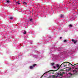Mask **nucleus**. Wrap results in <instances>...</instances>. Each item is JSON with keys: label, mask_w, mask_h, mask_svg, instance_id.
Masks as SVG:
<instances>
[{"label": "nucleus", "mask_w": 78, "mask_h": 78, "mask_svg": "<svg viewBox=\"0 0 78 78\" xmlns=\"http://www.w3.org/2000/svg\"><path fill=\"white\" fill-rule=\"evenodd\" d=\"M66 41H66V40H64V42H66Z\"/></svg>", "instance_id": "nucleus-10"}, {"label": "nucleus", "mask_w": 78, "mask_h": 78, "mask_svg": "<svg viewBox=\"0 0 78 78\" xmlns=\"http://www.w3.org/2000/svg\"><path fill=\"white\" fill-rule=\"evenodd\" d=\"M23 4H25V5H27V3H26V2H24L23 3Z\"/></svg>", "instance_id": "nucleus-8"}, {"label": "nucleus", "mask_w": 78, "mask_h": 78, "mask_svg": "<svg viewBox=\"0 0 78 78\" xmlns=\"http://www.w3.org/2000/svg\"><path fill=\"white\" fill-rule=\"evenodd\" d=\"M23 34H26V31H24V32H23Z\"/></svg>", "instance_id": "nucleus-5"}, {"label": "nucleus", "mask_w": 78, "mask_h": 78, "mask_svg": "<svg viewBox=\"0 0 78 78\" xmlns=\"http://www.w3.org/2000/svg\"><path fill=\"white\" fill-rule=\"evenodd\" d=\"M37 66V64H34L33 65V67H35V66Z\"/></svg>", "instance_id": "nucleus-3"}, {"label": "nucleus", "mask_w": 78, "mask_h": 78, "mask_svg": "<svg viewBox=\"0 0 78 78\" xmlns=\"http://www.w3.org/2000/svg\"><path fill=\"white\" fill-rule=\"evenodd\" d=\"M60 39H62V37H60Z\"/></svg>", "instance_id": "nucleus-15"}, {"label": "nucleus", "mask_w": 78, "mask_h": 78, "mask_svg": "<svg viewBox=\"0 0 78 78\" xmlns=\"http://www.w3.org/2000/svg\"><path fill=\"white\" fill-rule=\"evenodd\" d=\"M33 20L32 19H30V21H31V20Z\"/></svg>", "instance_id": "nucleus-13"}, {"label": "nucleus", "mask_w": 78, "mask_h": 78, "mask_svg": "<svg viewBox=\"0 0 78 78\" xmlns=\"http://www.w3.org/2000/svg\"><path fill=\"white\" fill-rule=\"evenodd\" d=\"M16 3H17L18 5H20V3H19V2H16Z\"/></svg>", "instance_id": "nucleus-7"}, {"label": "nucleus", "mask_w": 78, "mask_h": 78, "mask_svg": "<svg viewBox=\"0 0 78 78\" xmlns=\"http://www.w3.org/2000/svg\"><path fill=\"white\" fill-rule=\"evenodd\" d=\"M10 19H11V20L13 19V17H10Z\"/></svg>", "instance_id": "nucleus-4"}, {"label": "nucleus", "mask_w": 78, "mask_h": 78, "mask_svg": "<svg viewBox=\"0 0 78 78\" xmlns=\"http://www.w3.org/2000/svg\"><path fill=\"white\" fill-rule=\"evenodd\" d=\"M72 41L73 42H74V44H75V43H76V42H77V41H75V40H74L73 39H72Z\"/></svg>", "instance_id": "nucleus-1"}, {"label": "nucleus", "mask_w": 78, "mask_h": 78, "mask_svg": "<svg viewBox=\"0 0 78 78\" xmlns=\"http://www.w3.org/2000/svg\"><path fill=\"white\" fill-rule=\"evenodd\" d=\"M53 68L54 69H56V67L55 66H53Z\"/></svg>", "instance_id": "nucleus-12"}, {"label": "nucleus", "mask_w": 78, "mask_h": 78, "mask_svg": "<svg viewBox=\"0 0 78 78\" xmlns=\"http://www.w3.org/2000/svg\"><path fill=\"white\" fill-rule=\"evenodd\" d=\"M7 3H9V1L8 0V1H7Z\"/></svg>", "instance_id": "nucleus-11"}, {"label": "nucleus", "mask_w": 78, "mask_h": 78, "mask_svg": "<svg viewBox=\"0 0 78 78\" xmlns=\"http://www.w3.org/2000/svg\"><path fill=\"white\" fill-rule=\"evenodd\" d=\"M61 17H62V15L61 16Z\"/></svg>", "instance_id": "nucleus-16"}, {"label": "nucleus", "mask_w": 78, "mask_h": 78, "mask_svg": "<svg viewBox=\"0 0 78 78\" xmlns=\"http://www.w3.org/2000/svg\"><path fill=\"white\" fill-rule=\"evenodd\" d=\"M69 27H72V25L71 24H70V25H69Z\"/></svg>", "instance_id": "nucleus-9"}, {"label": "nucleus", "mask_w": 78, "mask_h": 78, "mask_svg": "<svg viewBox=\"0 0 78 78\" xmlns=\"http://www.w3.org/2000/svg\"><path fill=\"white\" fill-rule=\"evenodd\" d=\"M56 66L57 67H59V65H56Z\"/></svg>", "instance_id": "nucleus-6"}, {"label": "nucleus", "mask_w": 78, "mask_h": 78, "mask_svg": "<svg viewBox=\"0 0 78 78\" xmlns=\"http://www.w3.org/2000/svg\"><path fill=\"white\" fill-rule=\"evenodd\" d=\"M30 69H33V66H30Z\"/></svg>", "instance_id": "nucleus-2"}, {"label": "nucleus", "mask_w": 78, "mask_h": 78, "mask_svg": "<svg viewBox=\"0 0 78 78\" xmlns=\"http://www.w3.org/2000/svg\"><path fill=\"white\" fill-rule=\"evenodd\" d=\"M56 77H58V76H56Z\"/></svg>", "instance_id": "nucleus-14"}]
</instances>
